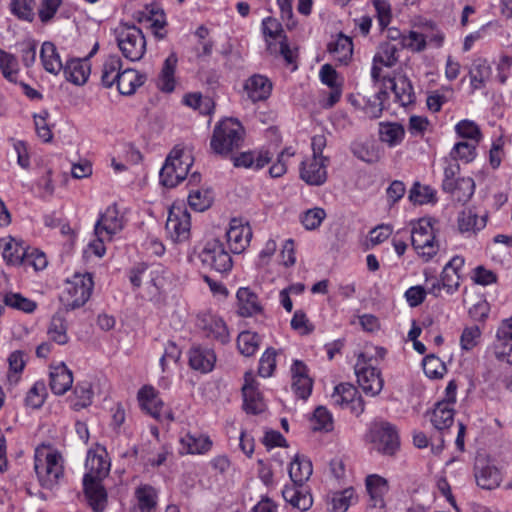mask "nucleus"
<instances>
[{
    "label": "nucleus",
    "instance_id": "f257e3e1",
    "mask_svg": "<svg viewBox=\"0 0 512 512\" xmlns=\"http://www.w3.org/2000/svg\"><path fill=\"white\" fill-rule=\"evenodd\" d=\"M85 466L88 470L83 478L85 496L94 512H103L107 505V492L102 480L109 473L110 463L103 455L89 451Z\"/></svg>",
    "mask_w": 512,
    "mask_h": 512
},
{
    "label": "nucleus",
    "instance_id": "f03ea898",
    "mask_svg": "<svg viewBox=\"0 0 512 512\" xmlns=\"http://www.w3.org/2000/svg\"><path fill=\"white\" fill-rule=\"evenodd\" d=\"M312 463L306 457L296 455L289 467L291 485H286L282 490L284 500L293 508L307 511L313 504L311 494L303 489L304 483L312 475Z\"/></svg>",
    "mask_w": 512,
    "mask_h": 512
},
{
    "label": "nucleus",
    "instance_id": "7ed1b4c3",
    "mask_svg": "<svg viewBox=\"0 0 512 512\" xmlns=\"http://www.w3.org/2000/svg\"><path fill=\"white\" fill-rule=\"evenodd\" d=\"M34 469L40 485L43 488L52 489L64 475L61 453L37 449L34 457Z\"/></svg>",
    "mask_w": 512,
    "mask_h": 512
},
{
    "label": "nucleus",
    "instance_id": "20e7f679",
    "mask_svg": "<svg viewBox=\"0 0 512 512\" xmlns=\"http://www.w3.org/2000/svg\"><path fill=\"white\" fill-rule=\"evenodd\" d=\"M244 128L237 119L222 120L214 129L210 146L219 155H227L243 142Z\"/></svg>",
    "mask_w": 512,
    "mask_h": 512
},
{
    "label": "nucleus",
    "instance_id": "39448f33",
    "mask_svg": "<svg viewBox=\"0 0 512 512\" xmlns=\"http://www.w3.org/2000/svg\"><path fill=\"white\" fill-rule=\"evenodd\" d=\"M192 163L191 154L186 152L184 148L175 146L160 170L162 185L169 188L178 185L186 178Z\"/></svg>",
    "mask_w": 512,
    "mask_h": 512
},
{
    "label": "nucleus",
    "instance_id": "423d86ee",
    "mask_svg": "<svg viewBox=\"0 0 512 512\" xmlns=\"http://www.w3.org/2000/svg\"><path fill=\"white\" fill-rule=\"evenodd\" d=\"M117 45L122 55L132 61H139L146 52V39L142 30L133 24L121 23L115 29Z\"/></svg>",
    "mask_w": 512,
    "mask_h": 512
},
{
    "label": "nucleus",
    "instance_id": "0eeeda50",
    "mask_svg": "<svg viewBox=\"0 0 512 512\" xmlns=\"http://www.w3.org/2000/svg\"><path fill=\"white\" fill-rule=\"evenodd\" d=\"M431 218H421L413 225L411 230V243L417 253L430 260L438 251V243L435 241V229Z\"/></svg>",
    "mask_w": 512,
    "mask_h": 512
},
{
    "label": "nucleus",
    "instance_id": "6e6552de",
    "mask_svg": "<svg viewBox=\"0 0 512 512\" xmlns=\"http://www.w3.org/2000/svg\"><path fill=\"white\" fill-rule=\"evenodd\" d=\"M198 257L203 266L221 274L229 272L233 266L232 257L218 239L208 241Z\"/></svg>",
    "mask_w": 512,
    "mask_h": 512
},
{
    "label": "nucleus",
    "instance_id": "1a4fd4ad",
    "mask_svg": "<svg viewBox=\"0 0 512 512\" xmlns=\"http://www.w3.org/2000/svg\"><path fill=\"white\" fill-rule=\"evenodd\" d=\"M93 286L94 282L90 274L74 275L68 282L65 309L70 311L82 307L89 300Z\"/></svg>",
    "mask_w": 512,
    "mask_h": 512
},
{
    "label": "nucleus",
    "instance_id": "9d476101",
    "mask_svg": "<svg viewBox=\"0 0 512 512\" xmlns=\"http://www.w3.org/2000/svg\"><path fill=\"white\" fill-rule=\"evenodd\" d=\"M357 382L367 395L376 396L383 388V379L380 371L372 366H366L365 355L361 353L355 365Z\"/></svg>",
    "mask_w": 512,
    "mask_h": 512
},
{
    "label": "nucleus",
    "instance_id": "9b49d317",
    "mask_svg": "<svg viewBox=\"0 0 512 512\" xmlns=\"http://www.w3.org/2000/svg\"><path fill=\"white\" fill-rule=\"evenodd\" d=\"M190 214L180 206H172L166 221V231L174 242H184L190 236Z\"/></svg>",
    "mask_w": 512,
    "mask_h": 512
},
{
    "label": "nucleus",
    "instance_id": "f8f14e48",
    "mask_svg": "<svg viewBox=\"0 0 512 512\" xmlns=\"http://www.w3.org/2000/svg\"><path fill=\"white\" fill-rule=\"evenodd\" d=\"M334 403L340 407L349 408L356 416L364 412L365 404L355 386L349 383H341L334 388L332 394Z\"/></svg>",
    "mask_w": 512,
    "mask_h": 512
},
{
    "label": "nucleus",
    "instance_id": "ddd939ff",
    "mask_svg": "<svg viewBox=\"0 0 512 512\" xmlns=\"http://www.w3.org/2000/svg\"><path fill=\"white\" fill-rule=\"evenodd\" d=\"M198 327L203 331L205 337L226 344L230 341L229 331L225 322L212 314H204L198 317Z\"/></svg>",
    "mask_w": 512,
    "mask_h": 512
},
{
    "label": "nucleus",
    "instance_id": "4468645a",
    "mask_svg": "<svg viewBox=\"0 0 512 512\" xmlns=\"http://www.w3.org/2000/svg\"><path fill=\"white\" fill-rule=\"evenodd\" d=\"M243 408L247 413L259 414L264 411L261 394L257 390L252 372L245 373V383L242 387Z\"/></svg>",
    "mask_w": 512,
    "mask_h": 512
},
{
    "label": "nucleus",
    "instance_id": "2eb2a0df",
    "mask_svg": "<svg viewBox=\"0 0 512 512\" xmlns=\"http://www.w3.org/2000/svg\"><path fill=\"white\" fill-rule=\"evenodd\" d=\"M122 227V221L118 216L117 208L115 205H112L100 215L95 224L94 233L97 237L105 234L106 238L111 240L113 235L122 230Z\"/></svg>",
    "mask_w": 512,
    "mask_h": 512
},
{
    "label": "nucleus",
    "instance_id": "dca6fc26",
    "mask_svg": "<svg viewBox=\"0 0 512 512\" xmlns=\"http://www.w3.org/2000/svg\"><path fill=\"white\" fill-rule=\"evenodd\" d=\"M474 471L476 483L482 489H495L500 485L502 481V476L499 469L496 466L486 463L483 460L476 462Z\"/></svg>",
    "mask_w": 512,
    "mask_h": 512
},
{
    "label": "nucleus",
    "instance_id": "f3484780",
    "mask_svg": "<svg viewBox=\"0 0 512 512\" xmlns=\"http://www.w3.org/2000/svg\"><path fill=\"white\" fill-rule=\"evenodd\" d=\"M326 158L312 157L310 162H302L300 176L309 185H322L327 179Z\"/></svg>",
    "mask_w": 512,
    "mask_h": 512
},
{
    "label": "nucleus",
    "instance_id": "a211bd4d",
    "mask_svg": "<svg viewBox=\"0 0 512 512\" xmlns=\"http://www.w3.org/2000/svg\"><path fill=\"white\" fill-rule=\"evenodd\" d=\"M147 80L146 74H142L133 68L122 69L117 75V89L120 94L125 96L133 95Z\"/></svg>",
    "mask_w": 512,
    "mask_h": 512
},
{
    "label": "nucleus",
    "instance_id": "6ab92c4d",
    "mask_svg": "<svg viewBox=\"0 0 512 512\" xmlns=\"http://www.w3.org/2000/svg\"><path fill=\"white\" fill-rule=\"evenodd\" d=\"M251 230L248 226H243L232 220L230 228L226 232L227 242L232 253L239 254L248 246Z\"/></svg>",
    "mask_w": 512,
    "mask_h": 512
},
{
    "label": "nucleus",
    "instance_id": "aec40b11",
    "mask_svg": "<svg viewBox=\"0 0 512 512\" xmlns=\"http://www.w3.org/2000/svg\"><path fill=\"white\" fill-rule=\"evenodd\" d=\"M464 265V259L459 256L453 257L443 268L441 273L442 286L447 294H452L460 286L459 270Z\"/></svg>",
    "mask_w": 512,
    "mask_h": 512
},
{
    "label": "nucleus",
    "instance_id": "412c9836",
    "mask_svg": "<svg viewBox=\"0 0 512 512\" xmlns=\"http://www.w3.org/2000/svg\"><path fill=\"white\" fill-rule=\"evenodd\" d=\"M366 489L370 496L369 507L379 510L384 509V494L388 490L387 481L381 476L369 475L366 478Z\"/></svg>",
    "mask_w": 512,
    "mask_h": 512
},
{
    "label": "nucleus",
    "instance_id": "4be33fe9",
    "mask_svg": "<svg viewBox=\"0 0 512 512\" xmlns=\"http://www.w3.org/2000/svg\"><path fill=\"white\" fill-rule=\"evenodd\" d=\"M238 313L242 317H250L262 312V306L256 293L248 287L237 291Z\"/></svg>",
    "mask_w": 512,
    "mask_h": 512
},
{
    "label": "nucleus",
    "instance_id": "5701e85b",
    "mask_svg": "<svg viewBox=\"0 0 512 512\" xmlns=\"http://www.w3.org/2000/svg\"><path fill=\"white\" fill-rule=\"evenodd\" d=\"M244 88L248 97L253 102L266 100L272 90V83L270 80L262 75H253L245 83Z\"/></svg>",
    "mask_w": 512,
    "mask_h": 512
},
{
    "label": "nucleus",
    "instance_id": "b1692460",
    "mask_svg": "<svg viewBox=\"0 0 512 512\" xmlns=\"http://www.w3.org/2000/svg\"><path fill=\"white\" fill-rule=\"evenodd\" d=\"M72 383L73 374L64 363L52 368L49 385L54 394H65L71 388Z\"/></svg>",
    "mask_w": 512,
    "mask_h": 512
},
{
    "label": "nucleus",
    "instance_id": "393cba45",
    "mask_svg": "<svg viewBox=\"0 0 512 512\" xmlns=\"http://www.w3.org/2000/svg\"><path fill=\"white\" fill-rule=\"evenodd\" d=\"M216 362V355L212 349L195 347L189 352V364L194 370L201 373L210 372Z\"/></svg>",
    "mask_w": 512,
    "mask_h": 512
},
{
    "label": "nucleus",
    "instance_id": "a878e982",
    "mask_svg": "<svg viewBox=\"0 0 512 512\" xmlns=\"http://www.w3.org/2000/svg\"><path fill=\"white\" fill-rule=\"evenodd\" d=\"M67 81L75 85L86 83L90 74V66L85 60L71 59L62 68Z\"/></svg>",
    "mask_w": 512,
    "mask_h": 512
},
{
    "label": "nucleus",
    "instance_id": "bb28decb",
    "mask_svg": "<svg viewBox=\"0 0 512 512\" xmlns=\"http://www.w3.org/2000/svg\"><path fill=\"white\" fill-rule=\"evenodd\" d=\"M138 400L143 410L155 419L160 418L163 402L158 398L157 392L152 386H143L138 392Z\"/></svg>",
    "mask_w": 512,
    "mask_h": 512
},
{
    "label": "nucleus",
    "instance_id": "cd10ccee",
    "mask_svg": "<svg viewBox=\"0 0 512 512\" xmlns=\"http://www.w3.org/2000/svg\"><path fill=\"white\" fill-rule=\"evenodd\" d=\"M178 62V57L175 52H172L164 61L161 69L157 87L166 93H170L175 88V70Z\"/></svg>",
    "mask_w": 512,
    "mask_h": 512
},
{
    "label": "nucleus",
    "instance_id": "c85d7f7f",
    "mask_svg": "<svg viewBox=\"0 0 512 512\" xmlns=\"http://www.w3.org/2000/svg\"><path fill=\"white\" fill-rule=\"evenodd\" d=\"M491 67L484 58L475 59L469 69L470 83L474 90L485 87L491 76Z\"/></svg>",
    "mask_w": 512,
    "mask_h": 512
},
{
    "label": "nucleus",
    "instance_id": "c756f323",
    "mask_svg": "<svg viewBox=\"0 0 512 512\" xmlns=\"http://www.w3.org/2000/svg\"><path fill=\"white\" fill-rule=\"evenodd\" d=\"M40 59L44 69L51 74L57 75L63 68V63L56 46L49 41L42 44Z\"/></svg>",
    "mask_w": 512,
    "mask_h": 512
},
{
    "label": "nucleus",
    "instance_id": "7c9ffc66",
    "mask_svg": "<svg viewBox=\"0 0 512 512\" xmlns=\"http://www.w3.org/2000/svg\"><path fill=\"white\" fill-rule=\"evenodd\" d=\"M387 81L391 84V89L395 94L396 100L402 106H406L414 102L415 96L413 87L410 80L406 76L388 78Z\"/></svg>",
    "mask_w": 512,
    "mask_h": 512
},
{
    "label": "nucleus",
    "instance_id": "2f4dec72",
    "mask_svg": "<svg viewBox=\"0 0 512 512\" xmlns=\"http://www.w3.org/2000/svg\"><path fill=\"white\" fill-rule=\"evenodd\" d=\"M327 50L333 55L335 60L346 64L352 57L353 43L351 38L343 34H339L335 41L328 44Z\"/></svg>",
    "mask_w": 512,
    "mask_h": 512
},
{
    "label": "nucleus",
    "instance_id": "473e14b6",
    "mask_svg": "<svg viewBox=\"0 0 512 512\" xmlns=\"http://www.w3.org/2000/svg\"><path fill=\"white\" fill-rule=\"evenodd\" d=\"M454 422V409L449 402L439 401L432 412L431 423L437 430L448 429Z\"/></svg>",
    "mask_w": 512,
    "mask_h": 512
},
{
    "label": "nucleus",
    "instance_id": "72a5a7b5",
    "mask_svg": "<svg viewBox=\"0 0 512 512\" xmlns=\"http://www.w3.org/2000/svg\"><path fill=\"white\" fill-rule=\"evenodd\" d=\"M123 63L118 55H110L102 67L101 83L106 88H111L116 80L117 75L121 73Z\"/></svg>",
    "mask_w": 512,
    "mask_h": 512
},
{
    "label": "nucleus",
    "instance_id": "f704fd0d",
    "mask_svg": "<svg viewBox=\"0 0 512 512\" xmlns=\"http://www.w3.org/2000/svg\"><path fill=\"white\" fill-rule=\"evenodd\" d=\"M377 434L381 444L380 450L387 455L394 454L399 446L398 434L395 428L389 423H384L379 428Z\"/></svg>",
    "mask_w": 512,
    "mask_h": 512
},
{
    "label": "nucleus",
    "instance_id": "c9c22d12",
    "mask_svg": "<svg viewBox=\"0 0 512 512\" xmlns=\"http://www.w3.org/2000/svg\"><path fill=\"white\" fill-rule=\"evenodd\" d=\"M486 225V216L478 218V215L472 209L463 210L458 216V228L462 233L481 230Z\"/></svg>",
    "mask_w": 512,
    "mask_h": 512
},
{
    "label": "nucleus",
    "instance_id": "e433bc0d",
    "mask_svg": "<svg viewBox=\"0 0 512 512\" xmlns=\"http://www.w3.org/2000/svg\"><path fill=\"white\" fill-rule=\"evenodd\" d=\"M266 50L272 56H282L288 65L295 64L298 57L297 49L290 48L287 36H283L278 43L267 39Z\"/></svg>",
    "mask_w": 512,
    "mask_h": 512
},
{
    "label": "nucleus",
    "instance_id": "4c0bfd02",
    "mask_svg": "<svg viewBox=\"0 0 512 512\" xmlns=\"http://www.w3.org/2000/svg\"><path fill=\"white\" fill-rule=\"evenodd\" d=\"M138 508L141 512H155L157 491L150 485H141L135 491Z\"/></svg>",
    "mask_w": 512,
    "mask_h": 512
},
{
    "label": "nucleus",
    "instance_id": "58836bf2",
    "mask_svg": "<svg viewBox=\"0 0 512 512\" xmlns=\"http://www.w3.org/2000/svg\"><path fill=\"white\" fill-rule=\"evenodd\" d=\"M404 134V128L399 123L381 122L379 124L380 140L387 143L390 147L398 145L402 141Z\"/></svg>",
    "mask_w": 512,
    "mask_h": 512
},
{
    "label": "nucleus",
    "instance_id": "ea45409f",
    "mask_svg": "<svg viewBox=\"0 0 512 512\" xmlns=\"http://www.w3.org/2000/svg\"><path fill=\"white\" fill-rule=\"evenodd\" d=\"M351 150L354 156L366 163H375L381 158L379 148L371 142H354Z\"/></svg>",
    "mask_w": 512,
    "mask_h": 512
},
{
    "label": "nucleus",
    "instance_id": "a19ab883",
    "mask_svg": "<svg viewBox=\"0 0 512 512\" xmlns=\"http://www.w3.org/2000/svg\"><path fill=\"white\" fill-rule=\"evenodd\" d=\"M26 257L27 250L22 246L21 243H14L12 238L8 242H5L3 247V258L7 261L8 264H24Z\"/></svg>",
    "mask_w": 512,
    "mask_h": 512
},
{
    "label": "nucleus",
    "instance_id": "79ce46f5",
    "mask_svg": "<svg viewBox=\"0 0 512 512\" xmlns=\"http://www.w3.org/2000/svg\"><path fill=\"white\" fill-rule=\"evenodd\" d=\"M409 200L415 205H424L435 202V191L430 186L415 182L409 191Z\"/></svg>",
    "mask_w": 512,
    "mask_h": 512
},
{
    "label": "nucleus",
    "instance_id": "37998d69",
    "mask_svg": "<svg viewBox=\"0 0 512 512\" xmlns=\"http://www.w3.org/2000/svg\"><path fill=\"white\" fill-rule=\"evenodd\" d=\"M48 335L57 344L64 345L68 342L67 325L64 317L60 314L52 317L48 328Z\"/></svg>",
    "mask_w": 512,
    "mask_h": 512
},
{
    "label": "nucleus",
    "instance_id": "c03bdc74",
    "mask_svg": "<svg viewBox=\"0 0 512 512\" xmlns=\"http://www.w3.org/2000/svg\"><path fill=\"white\" fill-rule=\"evenodd\" d=\"M183 446L187 448L189 454H202L210 450L212 442L207 436L195 437L191 434H187L181 439Z\"/></svg>",
    "mask_w": 512,
    "mask_h": 512
},
{
    "label": "nucleus",
    "instance_id": "a18cd8bd",
    "mask_svg": "<svg viewBox=\"0 0 512 512\" xmlns=\"http://www.w3.org/2000/svg\"><path fill=\"white\" fill-rule=\"evenodd\" d=\"M397 52L398 48L396 47V45L390 42H384L379 46L378 51L373 58V61L375 63H380L381 65H384L386 67H392L398 61Z\"/></svg>",
    "mask_w": 512,
    "mask_h": 512
},
{
    "label": "nucleus",
    "instance_id": "49530a36",
    "mask_svg": "<svg viewBox=\"0 0 512 512\" xmlns=\"http://www.w3.org/2000/svg\"><path fill=\"white\" fill-rule=\"evenodd\" d=\"M0 69L5 79L10 82L16 81L19 71L18 61L13 54L7 53L0 49Z\"/></svg>",
    "mask_w": 512,
    "mask_h": 512
},
{
    "label": "nucleus",
    "instance_id": "de8ad7c7",
    "mask_svg": "<svg viewBox=\"0 0 512 512\" xmlns=\"http://www.w3.org/2000/svg\"><path fill=\"white\" fill-rule=\"evenodd\" d=\"M237 346L242 355L252 356L259 346V336L256 333L244 331L238 336Z\"/></svg>",
    "mask_w": 512,
    "mask_h": 512
},
{
    "label": "nucleus",
    "instance_id": "09e8293b",
    "mask_svg": "<svg viewBox=\"0 0 512 512\" xmlns=\"http://www.w3.org/2000/svg\"><path fill=\"white\" fill-rule=\"evenodd\" d=\"M4 303L25 313H32L37 307L36 302L22 296L20 293H7L4 297Z\"/></svg>",
    "mask_w": 512,
    "mask_h": 512
},
{
    "label": "nucleus",
    "instance_id": "8fccbe9b",
    "mask_svg": "<svg viewBox=\"0 0 512 512\" xmlns=\"http://www.w3.org/2000/svg\"><path fill=\"white\" fill-rule=\"evenodd\" d=\"M355 491L352 487L346 488L343 491L335 492L331 499L332 512H346L352 503Z\"/></svg>",
    "mask_w": 512,
    "mask_h": 512
},
{
    "label": "nucleus",
    "instance_id": "3c124183",
    "mask_svg": "<svg viewBox=\"0 0 512 512\" xmlns=\"http://www.w3.org/2000/svg\"><path fill=\"white\" fill-rule=\"evenodd\" d=\"M478 143L475 142H458L454 145L450 156L454 160H462L466 163L471 162L476 156V146Z\"/></svg>",
    "mask_w": 512,
    "mask_h": 512
},
{
    "label": "nucleus",
    "instance_id": "603ef678",
    "mask_svg": "<svg viewBox=\"0 0 512 512\" xmlns=\"http://www.w3.org/2000/svg\"><path fill=\"white\" fill-rule=\"evenodd\" d=\"M262 32L265 38V42L267 43V39L274 42V40L279 39V41L286 36L284 33L282 24L273 17H266L262 21Z\"/></svg>",
    "mask_w": 512,
    "mask_h": 512
},
{
    "label": "nucleus",
    "instance_id": "864d4df0",
    "mask_svg": "<svg viewBox=\"0 0 512 512\" xmlns=\"http://www.w3.org/2000/svg\"><path fill=\"white\" fill-rule=\"evenodd\" d=\"M313 430L315 431H330L333 428V420L330 412L323 406L315 409L313 417L311 418Z\"/></svg>",
    "mask_w": 512,
    "mask_h": 512
},
{
    "label": "nucleus",
    "instance_id": "5fc2aeb1",
    "mask_svg": "<svg viewBox=\"0 0 512 512\" xmlns=\"http://www.w3.org/2000/svg\"><path fill=\"white\" fill-rule=\"evenodd\" d=\"M423 370L429 378H441L446 372L445 364L435 355H428L423 359Z\"/></svg>",
    "mask_w": 512,
    "mask_h": 512
},
{
    "label": "nucleus",
    "instance_id": "6e6d98bb",
    "mask_svg": "<svg viewBox=\"0 0 512 512\" xmlns=\"http://www.w3.org/2000/svg\"><path fill=\"white\" fill-rule=\"evenodd\" d=\"M34 0H12L11 11L21 20L31 22L34 18Z\"/></svg>",
    "mask_w": 512,
    "mask_h": 512
},
{
    "label": "nucleus",
    "instance_id": "4d7b16f0",
    "mask_svg": "<svg viewBox=\"0 0 512 512\" xmlns=\"http://www.w3.org/2000/svg\"><path fill=\"white\" fill-rule=\"evenodd\" d=\"M277 352L274 348H267L259 360L258 374L261 377H270L276 367Z\"/></svg>",
    "mask_w": 512,
    "mask_h": 512
},
{
    "label": "nucleus",
    "instance_id": "13d9d810",
    "mask_svg": "<svg viewBox=\"0 0 512 512\" xmlns=\"http://www.w3.org/2000/svg\"><path fill=\"white\" fill-rule=\"evenodd\" d=\"M326 217V212L323 208L315 207L308 209L301 216V223L307 230H314L318 228Z\"/></svg>",
    "mask_w": 512,
    "mask_h": 512
},
{
    "label": "nucleus",
    "instance_id": "bf43d9fd",
    "mask_svg": "<svg viewBox=\"0 0 512 512\" xmlns=\"http://www.w3.org/2000/svg\"><path fill=\"white\" fill-rule=\"evenodd\" d=\"M455 129L459 136L469 139L470 142L479 143L481 139L480 128L473 121L462 120L456 125Z\"/></svg>",
    "mask_w": 512,
    "mask_h": 512
},
{
    "label": "nucleus",
    "instance_id": "052dcab7",
    "mask_svg": "<svg viewBox=\"0 0 512 512\" xmlns=\"http://www.w3.org/2000/svg\"><path fill=\"white\" fill-rule=\"evenodd\" d=\"M74 394L77 400L72 404L75 410H80L91 404L93 392L88 383L79 384L74 389Z\"/></svg>",
    "mask_w": 512,
    "mask_h": 512
},
{
    "label": "nucleus",
    "instance_id": "680f3d73",
    "mask_svg": "<svg viewBox=\"0 0 512 512\" xmlns=\"http://www.w3.org/2000/svg\"><path fill=\"white\" fill-rule=\"evenodd\" d=\"M456 187L453 198L459 202H466L473 195L475 184L472 178H458Z\"/></svg>",
    "mask_w": 512,
    "mask_h": 512
},
{
    "label": "nucleus",
    "instance_id": "e2e57ef3",
    "mask_svg": "<svg viewBox=\"0 0 512 512\" xmlns=\"http://www.w3.org/2000/svg\"><path fill=\"white\" fill-rule=\"evenodd\" d=\"M48 115L47 111H42L40 114H34L33 116L36 133L45 143L51 142L53 138L51 129L46 122Z\"/></svg>",
    "mask_w": 512,
    "mask_h": 512
},
{
    "label": "nucleus",
    "instance_id": "0e129e2a",
    "mask_svg": "<svg viewBox=\"0 0 512 512\" xmlns=\"http://www.w3.org/2000/svg\"><path fill=\"white\" fill-rule=\"evenodd\" d=\"M427 38L428 35H424L416 31H410L408 35L401 37V41L404 47L420 52L426 48Z\"/></svg>",
    "mask_w": 512,
    "mask_h": 512
},
{
    "label": "nucleus",
    "instance_id": "69168bd1",
    "mask_svg": "<svg viewBox=\"0 0 512 512\" xmlns=\"http://www.w3.org/2000/svg\"><path fill=\"white\" fill-rule=\"evenodd\" d=\"M212 198L207 191L200 190L191 191L188 196V202L191 208L196 211H204L211 205Z\"/></svg>",
    "mask_w": 512,
    "mask_h": 512
},
{
    "label": "nucleus",
    "instance_id": "338daca9",
    "mask_svg": "<svg viewBox=\"0 0 512 512\" xmlns=\"http://www.w3.org/2000/svg\"><path fill=\"white\" fill-rule=\"evenodd\" d=\"M313 381L309 376H302L292 381V390L301 399L306 400L312 392Z\"/></svg>",
    "mask_w": 512,
    "mask_h": 512
},
{
    "label": "nucleus",
    "instance_id": "774afa93",
    "mask_svg": "<svg viewBox=\"0 0 512 512\" xmlns=\"http://www.w3.org/2000/svg\"><path fill=\"white\" fill-rule=\"evenodd\" d=\"M21 46V60L25 67H31L36 61V48L37 43L35 40H25L20 43Z\"/></svg>",
    "mask_w": 512,
    "mask_h": 512
}]
</instances>
